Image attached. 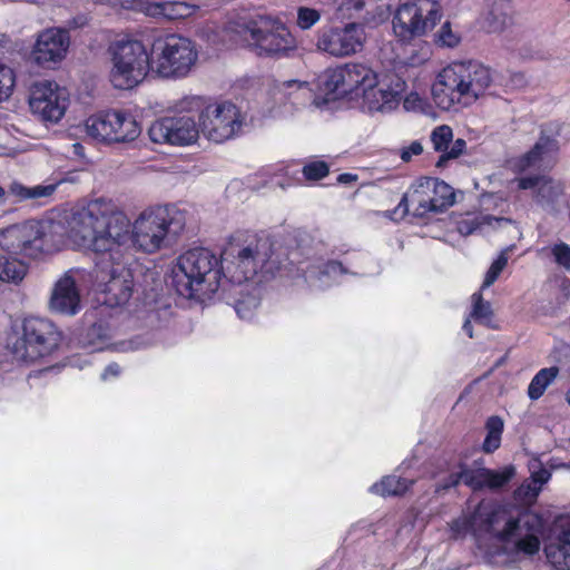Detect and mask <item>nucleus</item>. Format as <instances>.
Listing matches in <instances>:
<instances>
[{
  "instance_id": "nucleus-26",
  "label": "nucleus",
  "mask_w": 570,
  "mask_h": 570,
  "mask_svg": "<svg viewBox=\"0 0 570 570\" xmlns=\"http://www.w3.org/2000/svg\"><path fill=\"white\" fill-rule=\"evenodd\" d=\"M347 10L360 12L365 10L364 19L368 22H383L392 13V0H344Z\"/></svg>"
},
{
  "instance_id": "nucleus-49",
  "label": "nucleus",
  "mask_w": 570,
  "mask_h": 570,
  "mask_svg": "<svg viewBox=\"0 0 570 570\" xmlns=\"http://www.w3.org/2000/svg\"><path fill=\"white\" fill-rule=\"evenodd\" d=\"M460 521H465V518H463V519H460V518L455 519L451 523V530L454 533L460 534V533H463V532L475 531V528H465L463 524H456V522H460Z\"/></svg>"
},
{
  "instance_id": "nucleus-31",
  "label": "nucleus",
  "mask_w": 570,
  "mask_h": 570,
  "mask_svg": "<svg viewBox=\"0 0 570 570\" xmlns=\"http://www.w3.org/2000/svg\"><path fill=\"white\" fill-rule=\"evenodd\" d=\"M487 435L482 443L484 453H493L501 445L502 433L504 430L503 420L499 415L488 417L485 422Z\"/></svg>"
},
{
  "instance_id": "nucleus-40",
  "label": "nucleus",
  "mask_w": 570,
  "mask_h": 570,
  "mask_svg": "<svg viewBox=\"0 0 570 570\" xmlns=\"http://www.w3.org/2000/svg\"><path fill=\"white\" fill-rule=\"evenodd\" d=\"M461 37L454 32L449 21L444 22L436 33V43L442 47L454 48L460 43Z\"/></svg>"
},
{
  "instance_id": "nucleus-1",
  "label": "nucleus",
  "mask_w": 570,
  "mask_h": 570,
  "mask_svg": "<svg viewBox=\"0 0 570 570\" xmlns=\"http://www.w3.org/2000/svg\"><path fill=\"white\" fill-rule=\"evenodd\" d=\"M186 227V213L175 205L144 210L131 225L111 199L96 198L78 210L70 229L71 240L91 253L124 259L129 243L147 254L173 245Z\"/></svg>"
},
{
  "instance_id": "nucleus-5",
  "label": "nucleus",
  "mask_w": 570,
  "mask_h": 570,
  "mask_svg": "<svg viewBox=\"0 0 570 570\" xmlns=\"http://www.w3.org/2000/svg\"><path fill=\"white\" fill-rule=\"evenodd\" d=\"M455 204V191L444 180L421 176L403 194L393 209L383 212V217L399 223L411 215L413 219L425 222L445 213Z\"/></svg>"
},
{
  "instance_id": "nucleus-17",
  "label": "nucleus",
  "mask_w": 570,
  "mask_h": 570,
  "mask_svg": "<svg viewBox=\"0 0 570 570\" xmlns=\"http://www.w3.org/2000/svg\"><path fill=\"white\" fill-rule=\"evenodd\" d=\"M199 132V126L189 116L163 117L148 129L151 141L171 146L191 145L198 139Z\"/></svg>"
},
{
  "instance_id": "nucleus-3",
  "label": "nucleus",
  "mask_w": 570,
  "mask_h": 570,
  "mask_svg": "<svg viewBox=\"0 0 570 570\" xmlns=\"http://www.w3.org/2000/svg\"><path fill=\"white\" fill-rule=\"evenodd\" d=\"M491 82V70L482 63L454 61L438 73L431 95L438 108L458 110L475 102Z\"/></svg>"
},
{
  "instance_id": "nucleus-56",
  "label": "nucleus",
  "mask_w": 570,
  "mask_h": 570,
  "mask_svg": "<svg viewBox=\"0 0 570 570\" xmlns=\"http://www.w3.org/2000/svg\"><path fill=\"white\" fill-rule=\"evenodd\" d=\"M566 401L567 403L570 405V387L568 389V391L566 392Z\"/></svg>"
},
{
  "instance_id": "nucleus-10",
  "label": "nucleus",
  "mask_w": 570,
  "mask_h": 570,
  "mask_svg": "<svg viewBox=\"0 0 570 570\" xmlns=\"http://www.w3.org/2000/svg\"><path fill=\"white\" fill-rule=\"evenodd\" d=\"M51 222L28 220L11 225L0 233V247L10 255L38 258L60 249L59 235Z\"/></svg>"
},
{
  "instance_id": "nucleus-51",
  "label": "nucleus",
  "mask_w": 570,
  "mask_h": 570,
  "mask_svg": "<svg viewBox=\"0 0 570 570\" xmlns=\"http://www.w3.org/2000/svg\"><path fill=\"white\" fill-rule=\"evenodd\" d=\"M102 330H104L102 324L95 323L88 330V336L97 335L100 338H105L106 335L100 333Z\"/></svg>"
},
{
  "instance_id": "nucleus-35",
  "label": "nucleus",
  "mask_w": 570,
  "mask_h": 570,
  "mask_svg": "<svg viewBox=\"0 0 570 570\" xmlns=\"http://www.w3.org/2000/svg\"><path fill=\"white\" fill-rule=\"evenodd\" d=\"M471 299L472 311L470 316L479 323L488 324L493 316V311L491 304L483 299L481 289L472 294Z\"/></svg>"
},
{
  "instance_id": "nucleus-24",
  "label": "nucleus",
  "mask_w": 570,
  "mask_h": 570,
  "mask_svg": "<svg viewBox=\"0 0 570 570\" xmlns=\"http://www.w3.org/2000/svg\"><path fill=\"white\" fill-rule=\"evenodd\" d=\"M543 520L540 514L528 509L521 510L515 518H509L504 528L494 533L495 538L501 542H510L514 537L520 534L521 530L525 533H541Z\"/></svg>"
},
{
  "instance_id": "nucleus-38",
  "label": "nucleus",
  "mask_w": 570,
  "mask_h": 570,
  "mask_svg": "<svg viewBox=\"0 0 570 570\" xmlns=\"http://www.w3.org/2000/svg\"><path fill=\"white\" fill-rule=\"evenodd\" d=\"M14 85L16 75L13 69L0 63V102L11 96Z\"/></svg>"
},
{
  "instance_id": "nucleus-25",
  "label": "nucleus",
  "mask_w": 570,
  "mask_h": 570,
  "mask_svg": "<svg viewBox=\"0 0 570 570\" xmlns=\"http://www.w3.org/2000/svg\"><path fill=\"white\" fill-rule=\"evenodd\" d=\"M558 149V141L549 136H540L539 140L523 155L513 160V168L518 173H523L538 166L544 155Z\"/></svg>"
},
{
  "instance_id": "nucleus-32",
  "label": "nucleus",
  "mask_w": 570,
  "mask_h": 570,
  "mask_svg": "<svg viewBox=\"0 0 570 570\" xmlns=\"http://www.w3.org/2000/svg\"><path fill=\"white\" fill-rule=\"evenodd\" d=\"M547 556L561 570H570V529L558 537V544L547 549Z\"/></svg>"
},
{
  "instance_id": "nucleus-12",
  "label": "nucleus",
  "mask_w": 570,
  "mask_h": 570,
  "mask_svg": "<svg viewBox=\"0 0 570 570\" xmlns=\"http://www.w3.org/2000/svg\"><path fill=\"white\" fill-rule=\"evenodd\" d=\"M377 85L376 73L366 65L348 62L336 68L326 69L322 90L328 99H336L352 94L373 90Z\"/></svg>"
},
{
  "instance_id": "nucleus-54",
  "label": "nucleus",
  "mask_w": 570,
  "mask_h": 570,
  "mask_svg": "<svg viewBox=\"0 0 570 570\" xmlns=\"http://www.w3.org/2000/svg\"><path fill=\"white\" fill-rule=\"evenodd\" d=\"M242 306H243V302H237V304L235 306V311L239 315V317L244 318L245 315L242 312Z\"/></svg>"
},
{
  "instance_id": "nucleus-28",
  "label": "nucleus",
  "mask_w": 570,
  "mask_h": 570,
  "mask_svg": "<svg viewBox=\"0 0 570 570\" xmlns=\"http://www.w3.org/2000/svg\"><path fill=\"white\" fill-rule=\"evenodd\" d=\"M488 7L489 10L484 16L482 27L490 33L502 31L511 21L510 3L504 0L492 1Z\"/></svg>"
},
{
  "instance_id": "nucleus-55",
  "label": "nucleus",
  "mask_w": 570,
  "mask_h": 570,
  "mask_svg": "<svg viewBox=\"0 0 570 570\" xmlns=\"http://www.w3.org/2000/svg\"><path fill=\"white\" fill-rule=\"evenodd\" d=\"M73 149L76 154L80 155L81 150L83 149V146L80 142H76L73 144Z\"/></svg>"
},
{
  "instance_id": "nucleus-52",
  "label": "nucleus",
  "mask_w": 570,
  "mask_h": 570,
  "mask_svg": "<svg viewBox=\"0 0 570 570\" xmlns=\"http://www.w3.org/2000/svg\"><path fill=\"white\" fill-rule=\"evenodd\" d=\"M326 267L328 272H345L343 264L338 261H330Z\"/></svg>"
},
{
  "instance_id": "nucleus-45",
  "label": "nucleus",
  "mask_w": 570,
  "mask_h": 570,
  "mask_svg": "<svg viewBox=\"0 0 570 570\" xmlns=\"http://www.w3.org/2000/svg\"><path fill=\"white\" fill-rule=\"evenodd\" d=\"M404 81H401L400 79L397 80V83H396V87L399 88L397 90H385V89H379V92H380V96L382 98V106L381 108L384 106V105H391V104H399L400 101V92L403 90L404 88Z\"/></svg>"
},
{
  "instance_id": "nucleus-16",
  "label": "nucleus",
  "mask_w": 570,
  "mask_h": 570,
  "mask_svg": "<svg viewBox=\"0 0 570 570\" xmlns=\"http://www.w3.org/2000/svg\"><path fill=\"white\" fill-rule=\"evenodd\" d=\"M365 41L364 28L350 22L344 27H328L320 31L317 48L333 57H347L361 51Z\"/></svg>"
},
{
  "instance_id": "nucleus-53",
  "label": "nucleus",
  "mask_w": 570,
  "mask_h": 570,
  "mask_svg": "<svg viewBox=\"0 0 570 570\" xmlns=\"http://www.w3.org/2000/svg\"><path fill=\"white\" fill-rule=\"evenodd\" d=\"M462 330L466 333V335L472 338L473 337V326L471 324V321L468 318L463 323Z\"/></svg>"
},
{
  "instance_id": "nucleus-30",
  "label": "nucleus",
  "mask_w": 570,
  "mask_h": 570,
  "mask_svg": "<svg viewBox=\"0 0 570 570\" xmlns=\"http://www.w3.org/2000/svg\"><path fill=\"white\" fill-rule=\"evenodd\" d=\"M28 272V266L10 255L0 256V281L8 283L21 282Z\"/></svg>"
},
{
  "instance_id": "nucleus-22",
  "label": "nucleus",
  "mask_w": 570,
  "mask_h": 570,
  "mask_svg": "<svg viewBox=\"0 0 570 570\" xmlns=\"http://www.w3.org/2000/svg\"><path fill=\"white\" fill-rule=\"evenodd\" d=\"M514 473L515 470L512 465L497 471L489 468L470 469L465 464L464 484L473 492L482 491L483 489L495 491L505 487Z\"/></svg>"
},
{
  "instance_id": "nucleus-21",
  "label": "nucleus",
  "mask_w": 570,
  "mask_h": 570,
  "mask_svg": "<svg viewBox=\"0 0 570 570\" xmlns=\"http://www.w3.org/2000/svg\"><path fill=\"white\" fill-rule=\"evenodd\" d=\"M50 309L62 315H76L81 308L80 293L70 272L56 283L49 301Z\"/></svg>"
},
{
  "instance_id": "nucleus-8",
  "label": "nucleus",
  "mask_w": 570,
  "mask_h": 570,
  "mask_svg": "<svg viewBox=\"0 0 570 570\" xmlns=\"http://www.w3.org/2000/svg\"><path fill=\"white\" fill-rule=\"evenodd\" d=\"M112 63L110 81L117 89H132L153 73L151 47L146 48L141 40L125 36L108 47Z\"/></svg>"
},
{
  "instance_id": "nucleus-7",
  "label": "nucleus",
  "mask_w": 570,
  "mask_h": 570,
  "mask_svg": "<svg viewBox=\"0 0 570 570\" xmlns=\"http://www.w3.org/2000/svg\"><path fill=\"white\" fill-rule=\"evenodd\" d=\"M61 341L62 333L53 322L30 316L12 327L7 345L16 360L33 363L56 352Z\"/></svg>"
},
{
  "instance_id": "nucleus-39",
  "label": "nucleus",
  "mask_w": 570,
  "mask_h": 570,
  "mask_svg": "<svg viewBox=\"0 0 570 570\" xmlns=\"http://www.w3.org/2000/svg\"><path fill=\"white\" fill-rule=\"evenodd\" d=\"M508 264V257L504 254H501L489 267L485 273L481 291L491 286L499 278L500 274Z\"/></svg>"
},
{
  "instance_id": "nucleus-36",
  "label": "nucleus",
  "mask_w": 570,
  "mask_h": 570,
  "mask_svg": "<svg viewBox=\"0 0 570 570\" xmlns=\"http://www.w3.org/2000/svg\"><path fill=\"white\" fill-rule=\"evenodd\" d=\"M458 471L451 472L445 478L441 479L435 485V492L442 493L448 492L451 489L459 487L461 483H464L465 479V462L459 461L456 463Z\"/></svg>"
},
{
  "instance_id": "nucleus-2",
  "label": "nucleus",
  "mask_w": 570,
  "mask_h": 570,
  "mask_svg": "<svg viewBox=\"0 0 570 570\" xmlns=\"http://www.w3.org/2000/svg\"><path fill=\"white\" fill-rule=\"evenodd\" d=\"M226 37L258 57H288L297 49L289 28L272 14H249L230 20L224 27Z\"/></svg>"
},
{
  "instance_id": "nucleus-23",
  "label": "nucleus",
  "mask_w": 570,
  "mask_h": 570,
  "mask_svg": "<svg viewBox=\"0 0 570 570\" xmlns=\"http://www.w3.org/2000/svg\"><path fill=\"white\" fill-rule=\"evenodd\" d=\"M430 140L434 151L441 154L435 164L438 168H443L449 160L459 158L466 148L464 139L458 138L453 141V130L449 125L436 126L430 135Z\"/></svg>"
},
{
  "instance_id": "nucleus-44",
  "label": "nucleus",
  "mask_w": 570,
  "mask_h": 570,
  "mask_svg": "<svg viewBox=\"0 0 570 570\" xmlns=\"http://www.w3.org/2000/svg\"><path fill=\"white\" fill-rule=\"evenodd\" d=\"M482 226V223L479 220V218H466L458 222L456 229L460 235L462 236H470L473 233H475L478 229H480Z\"/></svg>"
},
{
  "instance_id": "nucleus-18",
  "label": "nucleus",
  "mask_w": 570,
  "mask_h": 570,
  "mask_svg": "<svg viewBox=\"0 0 570 570\" xmlns=\"http://www.w3.org/2000/svg\"><path fill=\"white\" fill-rule=\"evenodd\" d=\"M69 99L55 81H42L33 86L29 106L45 121L58 122L65 115Z\"/></svg>"
},
{
  "instance_id": "nucleus-37",
  "label": "nucleus",
  "mask_w": 570,
  "mask_h": 570,
  "mask_svg": "<svg viewBox=\"0 0 570 570\" xmlns=\"http://www.w3.org/2000/svg\"><path fill=\"white\" fill-rule=\"evenodd\" d=\"M302 174L306 180L317 181L330 174V166L324 160H312L303 166Z\"/></svg>"
},
{
  "instance_id": "nucleus-6",
  "label": "nucleus",
  "mask_w": 570,
  "mask_h": 570,
  "mask_svg": "<svg viewBox=\"0 0 570 570\" xmlns=\"http://www.w3.org/2000/svg\"><path fill=\"white\" fill-rule=\"evenodd\" d=\"M273 243L269 237L257 234H239L230 237L220 254L224 268L223 281L240 285L253 279L271 259Z\"/></svg>"
},
{
  "instance_id": "nucleus-41",
  "label": "nucleus",
  "mask_w": 570,
  "mask_h": 570,
  "mask_svg": "<svg viewBox=\"0 0 570 570\" xmlns=\"http://www.w3.org/2000/svg\"><path fill=\"white\" fill-rule=\"evenodd\" d=\"M320 19H321V13L316 9L308 8V7H299L297 10V26L302 30L309 29Z\"/></svg>"
},
{
  "instance_id": "nucleus-42",
  "label": "nucleus",
  "mask_w": 570,
  "mask_h": 570,
  "mask_svg": "<svg viewBox=\"0 0 570 570\" xmlns=\"http://www.w3.org/2000/svg\"><path fill=\"white\" fill-rule=\"evenodd\" d=\"M551 254L556 264L566 271H570V245L559 242L551 247Z\"/></svg>"
},
{
  "instance_id": "nucleus-50",
  "label": "nucleus",
  "mask_w": 570,
  "mask_h": 570,
  "mask_svg": "<svg viewBox=\"0 0 570 570\" xmlns=\"http://www.w3.org/2000/svg\"><path fill=\"white\" fill-rule=\"evenodd\" d=\"M357 180V176L350 173L340 174L337 176V183L340 184H350Z\"/></svg>"
},
{
  "instance_id": "nucleus-19",
  "label": "nucleus",
  "mask_w": 570,
  "mask_h": 570,
  "mask_svg": "<svg viewBox=\"0 0 570 570\" xmlns=\"http://www.w3.org/2000/svg\"><path fill=\"white\" fill-rule=\"evenodd\" d=\"M69 33L62 29H47L42 31L32 50L33 60L39 66L61 61L69 48Z\"/></svg>"
},
{
  "instance_id": "nucleus-47",
  "label": "nucleus",
  "mask_w": 570,
  "mask_h": 570,
  "mask_svg": "<svg viewBox=\"0 0 570 570\" xmlns=\"http://www.w3.org/2000/svg\"><path fill=\"white\" fill-rule=\"evenodd\" d=\"M541 179L542 177L538 175L521 177L517 180L518 188L522 190L532 189L539 185Z\"/></svg>"
},
{
  "instance_id": "nucleus-9",
  "label": "nucleus",
  "mask_w": 570,
  "mask_h": 570,
  "mask_svg": "<svg viewBox=\"0 0 570 570\" xmlns=\"http://www.w3.org/2000/svg\"><path fill=\"white\" fill-rule=\"evenodd\" d=\"M153 73L163 79L188 76L198 59L195 43L178 33L164 32L151 40Z\"/></svg>"
},
{
  "instance_id": "nucleus-14",
  "label": "nucleus",
  "mask_w": 570,
  "mask_h": 570,
  "mask_svg": "<svg viewBox=\"0 0 570 570\" xmlns=\"http://www.w3.org/2000/svg\"><path fill=\"white\" fill-rule=\"evenodd\" d=\"M243 124L240 109L230 101L209 104L198 116L200 132L216 144L235 138L242 131Z\"/></svg>"
},
{
  "instance_id": "nucleus-34",
  "label": "nucleus",
  "mask_w": 570,
  "mask_h": 570,
  "mask_svg": "<svg viewBox=\"0 0 570 570\" xmlns=\"http://www.w3.org/2000/svg\"><path fill=\"white\" fill-rule=\"evenodd\" d=\"M53 191V185L26 187L19 183H13L9 188L10 195L14 196L18 202L48 197L52 195Z\"/></svg>"
},
{
  "instance_id": "nucleus-29",
  "label": "nucleus",
  "mask_w": 570,
  "mask_h": 570,
  "mask_svg": "<svg viewBox=\"0 0 570 570\" xmlns=\"http://www.w3.org/2000/svg\"><path fill=\"white\" fill-rule=\"evenodd\" d=\"M559 375V367L550 366L541 368L531 380L528 386V396L531 401L539 400L548 389V386Z\"/></svg>"
},
{
  "instance_id": "nucleus-33",
  "label": "nucleus",
  "mask_w": 570,
  "mask_h": 570,
  "mask_svg": "<svg viewBox=\"0 0 570 570\" xmlns=\"http://www.w3.org/2000/svg\"><path fill=\"white\" fill-rule=\"evenodd\" d=\"M158 13L168 20H179L193 16L198 6L188 3L186 1H163L156 4Z\"/></svg>"
},
{
  "instance_id": "nucleus-57",
  "label": "nucleus",
  "mask_w": 570,
  "mask_h": 570,
  "mask_svg": "<svg viewBox=\"0 0 570 570\" xmlns=\"http://www.w3.org/2000/svg\"><path fill=\"white\" fill-rule=\"evenodd\" d=\"M6 195V190L3 187L0 186V199L3 198Z\"/></svg>"
},
{
  "instance_id": "nucleus-15",
  "label": "nucleus",
  "mask_w": 570,
  "mask_h": 570,
  "mask_svg": "<svg viewBox=\"0 0 570 570\" xmlns=\"http://www.w3.org/2000/svg\"><path fill=\"white\" fill-rule=\"evenodd\" d=\"M94 254L96 255L97 277L104 281L108 276L102 291L106 304L111 307L126 304L134 291V277L130 269L122 265L124 259L116 263L108 255Z\"/></svg>"
},
{
  "instance_id": "nucleus-20",
  "label": "nucleus",
  "mask_w": 570,
  "mask_h": 570,
  "mask_svg": "<svg viewBox=\"0 0 570 570\" xmlns=\"http://www.w3.org/2000/svg\"><path fill=\"white\" fill-rule=\"evenodd\" d=\"M509 510L503 504L493 500L482 499L474 510L465 517V521L456 522L465 528H475V530L493 534L494 527L503 520H508Z\"/></svg>"
},
{
  "instance_id": "nucleus-27",
  "label": "nucleus",
  "mask_w": 570,
  "mask_h": 570,
  "mask_svg": "<svg viewBox=\"0 0 570 570\" xmlns=\"http://www.w3.org/2000/svg\"><path fill=\"white\" fill-rule=\"evenodd\" d=\"M414 484L413 480L394 474L384 475L380 481L371 485L370 492L382 498L402 497Z\"/></svg>"
},
{
  "instance_id": "nucleus-48",
  "label": "nucleus",
  "mask_w": 570,
  "mask_h": 570,
  "mask_svg": "<svg viewBox=\"0 0 570 570\" xmlns=\"http://www.w3.org/2000/svg\"><path fill=\"white\" fill-rule=\"evenodd\" d=\"M121 373V367L118 363L108 364L101 373V380L107 381L112 377H118Z\"/></svg>"
},
{
  "instance_id": "nucleus-11",
  "label": "nucleus",
  "mask_w": 570,
  "mask_h": 570,
  "mask_svg": "<svg viewBox=\"0 0 570 570\" xmlns=\"http://www.w3.org/2000/svg\"><path fill=\"white\" fill-rule=\"evenodd\" d=\"M442 18L441 4L435 0H413L400 4L395 10L392 27L402 42H411L426 35Z\"/></svg>"
},
{
  "instance_id": "nucleus-46",
  "label": "nucleus",
  "mask_w": 570,
  "mask_h": 570,
  "mask_svg": "<svg viewBox=\"0 0 570 570\" xmlns=\"http://www.w3.org/2000/svg\"><path fill=\"white\" fill-rule=\"evenodd\" d=\"M423 153V146L419 140L412 141L407 147L402 149L401 158L407 163L413 156H419Z\"/></svg>"
},
{
  "instance_id": "nucleus-4",
  "label": "nucleus",
  "mask_w": 570,
  "mask_h": 570,
  "mask_svg": "<svg viewBox=\"0 0 570 570\" xmlns=\"http://www.w3.org/2000/svg\"><path fill=\"white\" fill-rule=\"evenodd\" d=\"M224 268L220 255L205 247L181 253L173 266L170 285L185 298L215 294L222 285Z\"/></svg>"
},
{
  "instance_id": "nucleus-13",
  "label": "nucleus",
  "mask_w": 570,
  "mask_h": 570,
  "mask_svg": "<svg viewBox=\"0 0 570 570\" xmlns=\"http://www.w3.org/2000/svg\"><path fill=\"white\" fill-rule=\"evenodd\" d=\"M89 137L105 145L134 141L139 137L141 127L132 115L119 110H106L90 116L86 120Z\"/></svg>"
},
{
  "instance_id": "nucleus-43",
  "label": "nucleus",
  "mask_w": 570,
  "mask_h": 570,
  "mask_svg": "<svg viewBox=\"0 0 570 570\" xmlns=\"http://www.w3.org/2000/svg\"><path fill=\"white\" fill-rule=\"evenodd\" d=\"M539 534L525 533L515 542V548L525 554H535L540 550Z\"/></svg>"
}]
</instances>
